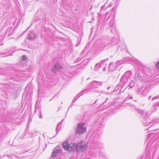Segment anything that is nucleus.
Returning <instances> with one entry per match:
<instances>
[{"instance_id":"f257e3e1","label":"nucleus","mask_w":159,"mask_h":159,"mask_svg":"<svg viewBox=\"0 0 159 159\" xmlns=\"http://www.w3.org/2000/svg\"><path fill=\"white\" fill-rule=\"evenodd\" d=\"M131 75V73L130 72L127 71L122 75L121 77L119 85H117L116 87V89H117V90H118L120 87L121 89H122L125 85L130 78Z\"/></svg>"},{"instance_id":"f03ea898","label":"nucleus","mask_w":159,"mask_h":159,"mask_svg":"<svg viewBox=\"0 0 159 159\" xmlns=\"http://www.w3.org/2000/svg\"><path fill=\"white\" fill-rule=\"evenodd\" d=\"M63 147L66 150L72 152L76 151V144L75 143L69 144L67 141H66L63 143Z\"/></svg>"},{"instance_id":"7ed1b4c3","label":"nucleus","mask_w":159,"mask_h":159,"mask_svg":"<svg viewBox=\"0 0 159 159\" xmlns=\"http://www.w3.org/2000/svg\"><path fill=\"white\" fill-rule=\"evenodd\" d=\"M135 110L138 112L142 115L143 121L144 123V125L145 126L149 125L151 123L149 122V119L147 113L144 112L143 111L141 110L138 108H136Z\"/></svg>"},{"instance_id":"20e7f679","label":"nucleus","mask_w":159,"mask_h":159,"mask_svg":"<svg viewBox=\"0 0 159 159\" xmlns=\"http://www.w3.org/2000/svg\"><path fill=\"white\" fill-rule=\"evenodd\" d=\"M87 144L82 141L76 144V149L77 152H81L84 151L87 148Z\"/></svg>"},{"instance_id":"39448f33","label":"nucleus","mask_w":159,"mask_h":159,"mask_svg":"<svg viewBox=\"0 0 159 159\" xmlns=\"http://www.w3.org/2000/svg\"><path fill=\"white\" fill-rule=\"evenodd\" d=\"M84 124L83 123L79 124L76 129V133L79 134H83L86 131V128L84 126Z\"/></svg>"},{"instance_id":"423d86ee","label":"nucleus","mask_w":159,"mask_h":159,"mask_svg":"<svg viewBox=\"0 0 159 159\" xmlns=\"http://www.w3.org/2000/svg\"><path fill=\"white\" fill-rule=\"evenodd\" d=\"M136 92L141 96H144L147 94L148 90L147 88L143 89V88H139L138 89Z\"/></svg>"},{"instance_id":"0eeeda50","label":"nucleus","mask_w":159,"mask_h":159,"mask_svg":"<svg viewBox=\"0 0 159 159\" xmlns=\"http://www.w3.org/2000/svg\"><path fill=\"white\" fill-rule=\"evenodd\" d=\"M109 27L111 28V33H114L116 32L115 22L114 20L113 19H112L110 21L109 23Z\"/></svg>"},{"instance_id":"6e6552de","label":"nucleus","mask_w":159,"mask_h":159,"mask_svg":"<svg viewBox=\"0 0 159 159\" xmlns=\"http://www.w3.org/2000/svg\"><path fill=\"white\" fill-rule=\"evenodd\" d=\"M108 58L104 60H102L100 61L99 63L97 64L96 65V67H98L100 68H103V70H105L106 69L107 67H106V65L105 64H103V63L105 62L106 61H108Z\"/></svg>"},{"instance_id":"1a4fd4ad","label":"nucleus","mask_w":159,"mask_h":159,"mask_svg":"<svg viewBox=\"0 0 159 159\" xmlns=\"http://www.w3.org/2000/svg\"><path fill=\"white\" fill-rule=\"evenodd\" d=\"M62 68V67L60 66L58 63H57L54 65L52 68L51 70L52 72H55L59 70H61Z\"/></svg>"},{"instance_id":"9d476101","label":"nucleus","mask_w":159,"mask_h":159,"mask_svg":"<svg viewBox=\"0 0 159 159\" xmlns=\"http://www.w3.org/2000/svg\"><path fill=\"white\" fill-rule=\"evenodd\" d=\"M102 84V82L94 80L90 82L88 87L89 88H92L94 87H97L96 86L98 85L101 86Z\"/></svg>"},{"instance_id":"9b49d317","label":"nucleus","mask_w":159,"mask_h":159,"mask_svg":"<svg viewBox=\"0 0 159 159\" xmlns=\"http://www.w3.org/2000/svg\"><path fill=\"white\" fill-rule=\"evenodd\" d=\"M89 91L93 93H101L102 91L101 89H98V87H94L92 88H89Z\"/></svg>"},{"instance_id":"f8f14e48","label":"nucleus","mask_w":159,"mask_h":159,"mask_svg":"<svg viewBox=\"0 0 159 159\" xmlns=\"http://www.w3.org/2000/svg\"><path fill=\"white\" fill-rule=\"evenodd\" d=\"M109 70L111 71H113L116 69V65L115 64L111 63L108 67Z\"/></svg>"},{"instance_id":"ddd939ff","label":"nucleus","mask_w":159,"mask_h":159,"mask_svg":"<svg viewBox=\"0 0 159 159\" xmlns=\"http://www.w3.org/2000/svg\"><path fill=\"white\" fill-rule=\"evenodd\" d=\"M29 39L30 40H33L36 38V34L32 31L31 32L30 34H29L28 36Z\"/></svg>"},{"instance_id":"4468645a","label":"nucleus","mask_w":159,"mask_h":159,"mask_svg":"<svg viewBox=\"0 0 159 159\" xmlns=\"http://www.w3.org/2000/svg\"><path fill=\"white\" fill-rule=\"evenodd\" d=\"M151 70L148 68H147L146 69L145 71H143V73L144 74L145 76L147 78L151 75Z\"/></svg>"},{"instance_id":"2eb2a0df","label":"nucleus","mask_w":159,"mask_h":159,"mask_svg":"<svg viewBox=\"0 0 159 159\" xmlns=\"http://www.w3.org/2000/svg\"><path fill=\"white\" fill-rule=\"evenodd\" d=\"M61 152V150L60 148H57L54 151L52 154V157H55L57 154Z\"/></svg>"},{"instance_id":"dca6fc26","label":"nucleus","mask_w":159,"mask_h":159,"mask_svg":"<svg viewBox=\"0 0 159 159\" xmlns=\"http://www.w3.org/2000/svg\"><path fill=\"white\" fill-rule=\"evenodd\" d=\"M89 88L88 87V88L81 91L78 95L80 96L83 95L84 94L86 93L89 91Z\"/></svg>"},{"instance_id":"f3484780","label":"nucleus","mask_w":159,"mask_h":159,"mask_svg":"<svg viewBox=\"0 0 159 159\" xmlns=\"http://www.w3.org/2000/svg\"><path fill=\"white\" fill-rule=\"evenodd\" d=\"M63 121V120H62L61 122H59L57 126V128H56V134L58 133V131L60 130L61 128V122Z\"/></svg>"},{"instance_id":"a211bd4d","label":"nucleus","mask_w":159,"mask_h":159,"mask_svg":"<svg viewBox=\"0 0 159 159\" xmlns=\"http://www.w3.org/2000/svg\"><path fill=\"white\" fill-rule=\"evenodd\" d=\"M27 59V56L25 55H23L22 57V62L21 64L22 65L24 66H25L26 65L25 63H24L25 62L26 60Z\"/></svg>"},{"instance_id":"6ab92c4d","label":"nucleus","mask_w":159,"mask_h":159,"mask_svg":"<svg viewBox=\"0 0 159 159\" xmlns=\"http://www.w3.org/2000/svg\"><path fill=\"white\" fill-rule=\"evenodd\" d=\"M134 86V82L132 80L130 82L128 85V86L125 88L124 90H125L127 88L129 87L128 89H132Z\"/></svg>"},{"instance_id":"aec40b11","label":"nucleus","mask_w":159,"mask_h":159,"mask_svg":"<svg viewBox=\"0 0 159 159\" xmlns=\"http://www.w3.org/2000/svg\"><path fill=\"white\" fill-rule=\"evenodd\" d=\"M38 112V113L40 115L39 116V117L41 119L42 117V116L41 115V110H40V108H36L35 109V110L34 111L35 112Z\"/></svg>"},{"instance_id":"412c9836","label":"nucleus","mask_w":159,"mask_h":159,"mask_svg":"<svg viewBox=\"0 0 159 159\" xmlns=\"http://www.w3.org/2000/svg\"><path fill=\"white\" fill-rule=\"evenodd\" d=\"M142 77L139 74H137L135 75L134 79L135 80L138 81L139 80H141Z\"/></svg>"},{"instance_id":"4be33fe9","label":"nucleus","mask_w":159,"mask_h":159,"mask_svg":"<svg viewBox=\"0 0 159 159\" xmlns=\"http://www.w3.org/2000/svg\"><path fill=\"white\" fill-rule=\"evenodd\" d=\"M116 40L115 39L113 38L112 40V43H109L107 45V46H108L109 47L111 45H114L116 44Z\"/></svg>"},{"instance_id":"5701e85b","label":"nucleus","mask_w":159,"mask_h":159,"mask_svg":"<svg viewBox=\"0 0 159 159\" xmlns=\"http://www.w3.org/2000/svg\"><path fill=\"white\" fill-rule=\"evenodd\" d=\"M93 144L95 146H97V147L100 148L102 145V143L98 142V141L97 143H94Z\"/></svg>"},{"instance_id":"b1692460","label":"nucleus","mask_w":159,"mask_h":159,"mask_svg":"<svg viewBox=\"0 0 159 159\" xmlns=\"http://www.w3.org/2000/svg\"><path fill=\"white\" fill-rule=\"evenodd\" d=\"M80 97V96L78 94L76 97H75L74 99L73 100L72 102H75Z\"/></svg>"},{"instance_id":"393cba45","label":"nucleus","mask_w":159,"mask_h":159,"mask_svg":"<svg viewBox=\"0 0 159 159\" xmlns=\"http://www.w3.org/2000/svg\"><path fill=\"white\" fill-rule=\"evenodd\" d=\"M86 48L81 53V56L83 57L84 54L86 52V51H85Z\"/></svg>"},{"instance_id":"a878e982","label":"nucleus","mask_w":159,"mask_h":159,"mask_svg":"<svg viewBox=\"0 0 159 159\" xmlns=\"http://www.w3.org/2000/svg\"><path fill=\"white\" fill-rule=\"evenodd\" d=\"M157 98H159V95L153 97L152 99V101H153L155 99H157Z\"/></svg>"},{"instance_id":"bb28decb","label":"nucleus","mask_w":159,"mask_h":159,"mask_svg":"<svg viewBox=\"0 0 159 159\" xmlns=\"http://www.w3.org/2000/svg\"><path fill=\"white\" fill-rule=\"evenodd\" d=\"M81 59H82L81 58H79H79H78V59H77V60H76V61H75V62H76V63H77V62H79L80 61H81Z\"/></svg>"},{"instance_id":"cd10ccee","label":"nucleus","mask_w":159,"mask_h":159,"mask_svg":"<svg viewBox=\"0 0 159 159\" xmlns=\"http://www.w3.org/2000/svg\"><path fill=\"white\" fill-rule=\"evenodd\" d=\"M156 67L158 69H159V61L156 64Z\"/></svg>"},{"instance_id":"c85d7f7f","label":"nucleus","mask_w":159,"mask_h":159,"mask_svg":"<svg viewBox=\"0 0 159 159\" xmlns=\"http://www.w3.org/2000/svg\"><path fill=\"white\" fill-rule=\"evenodd\" d=\"M128 98L129 99H133V98H132V97H131V96H129L128 97Z\"/></svg>"},{"instance_id":"c756f323","label":"nucleus","mask_w":159,"mask_h":159,"mask_svg":"<svg viewBox=\"0 0 159 159\" xmlns=\"http://www.w3.org/2000/svg\"><path fill=\"white\" fill-rule=\"evenodd\" d=\"M105 5H103V6H102V9L104 7Z\"/></svg>"},{"instance_id":"7c9ffc66","label":"nucleus","mask_w":159,"mask_h":159,"mask_svg":"<svg viewBox=\"0 0 159 159\" xmlns=\"http://www.w3.org/2000/svg\"><path fill=\"white\" fill-rule=\"evenodd\" d=\"M89 53H90V52H87V53L85 54V55H87V54H89Z\"/></svg>"},{"instance_id":"2f4dec72","label":"nucleus","mask_w":159,"mask_h":159,"mask_svg":"<svg viewBox=\"0 0 159 159\" xmlns=\"http://www.w3.org/2000/svg\"><path fill=\"white\" fill-rule=\"evenodd\" d=\"M151 96H150L149 97V98H148V100H149L150 99V98H151Z\"/></svg>"},{"instance_id":"473e14b6","label":"nucleus","mask_w":159,"mask_h":159,"mask_svg":"<svg viewBox=\"0 0 159 159\" xmlns=\"http://www.w3.org/2000/svg\"><path fill=\"white\" fill-rule=\"evenodd\" d=\"M110 17V16H109L108 18L106 20H107L108 19V18H109V17Z\"/></svg>"},{"instance_id":"72a5a7b5","label":"nucleus","mask_w":159,"mask_h":159,"mask_svg":"<svg viewBox=\"0 0 159 159\" xmlns=\"http://www.w3.org/2000/svg\"><path fill=\"white\" fill-rule=\"evenodd\" d=\"M2 70V69L1 68H0V72H1V70Z\"/></svg>"},{"instance_id":"f704fd0d","label":"nucleus","mask_w":159,"mask_h":159,"mask_svg":"<svg viewBox=\"0 0 159 159\" xmlns=\"http://www.w3.org/2000/svg\"><path fill=\"white\" fill-rule=\"evenodd\" d=\"M2 85H5V84H2Z\"/></svg>"},{"instance_id":"c9c22d12","label":"nucleus","mask_w":159,"mask_h":159,"mask_svg":"<svg viewBox=\"0 0 159 159\" xmlns=\"http://www.w3.org/2000/svg\"><path fill=\"white\" fill-rule=\"evenodd\" d=\"M149 128H148V129H147V130H149Z\"/></svg>"},{"instance_id":"e433bc0d","label":"nucleus","mask_w":159,"mask_h":159,"mask_svg":"<svg viewBox=\"0 0 159 159\" xmlns=\"http://www.w3.org/2000/svg\"><path fill=\"white\" fill-rule=\"evenodd\" d=\"M152 127V125H151V126H150V127H151H151Z\"/></svg>"},{"instance_id":"4c0bfd02","label":"nucleus","mask_w":159,"mask_h":159,"mask_svg":"<svg viewBox=\"0 0 159 159\" xmlns=\"http://www.w3.org/2000/svg\"><path fill=\"white\" fill-rule=\"evenodd\" d=\"M85 60L84 59V60L83 61H84H84H85Z\"/></svg>"},{"instance_id":"58836bf2","label":"nucleus","mask_w":159,"mask_h":159,"mask_svg":"<svg viewBox=\"0 0 159 159\" xmlns=\"http://www.w3.org/2000/svg\"><path fill=\"white\" fill-rule=\"evenodd\" d=\"M121 89H119V91H121Z\"/></svg>"},{"instance_id":"ea45409f","label":"nucleus","mask_w":159,"mask_h":159,"mask_svg":"<svg viewBox=\"0 0 159 159\" xmlns=\"http://www.w3.org/2000/svg\"><path fill=\"white\" fill-rule=\"evenodd\" d=\"M107 13H106V15H107Z\"/></svg>"},{"instance_id":"a19ab883","label":"nucleus","mask_w":159,"mask_h":159,"mask_svg":"<svg viewBox=\"0 0 159 159\" xmlns=\"http://www.w3.org/2000/svg\"><path fill=\"white\" fill-rule=\"evenodd\" d=\"M134 101L135 102H137V101H136V100H134Z\"/></svg>"},{"instance_id":"79ce46f5","label":"nucleus","mask_w":159,"mask_h":159,"mask_svg":"<svg viewBox=\"0 0 159 159\" xmlns=\"http://www.w3.org/2000/svg\"><path fill=\"white\" fill-rule=\"evenodd\" d=\"M16 157L18 158H19V157Z\"/></svg>"}]
</instances>
